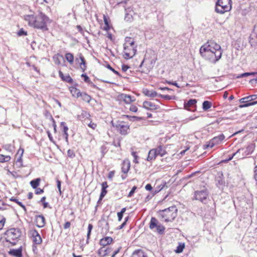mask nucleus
<instances>
[{"mask_svg": "<svg viewBox=\"0 0 257 257\" xmlns=\"http://www.w3.org/2000/svg\"><path fill=\"white\" fill-rule=\"evenodd\" d=\"M199 52L203 58L215 64L221 58L223 51L219 44L210 41L202 46Z\"/></svg>", "mask_w": 257, "mask_h": 257, "instance_id": "f257e3e1", "label": "nucleus"}, {"mask_svg": "<svg viewBox=\"0 0 257 257\" xmlns=\"http://www.w3.org/2000/svg\"><path fill=\"white\" fill-rule=\"evenodd\" d=\"M24 19L30 26L43 31L48 30L47 24L51 22L49 17L42 12H39L38 15H26Z\"/></svg>", "mask_w": 257, "mask_h": 257, "instance_id": "f03ea898", "label": "nucleus"}, {"mask_svg": "<svg viewBox=\"0 0 257 257\" xmlns=\"http://www.w3.org/2000/svg\"><path fill=\"white\" fill-rule=\"evenodd\" d=\"M178 209L173 205L160 211V215L166 222L173 221L177 216Z\"/></svg>", "mask_w": 257, "mask_h": 257, "instance_id": "7ed1b4c3", "label": "nucleus"}, {"mask_svg": "<svg viewBox=\"0 0 257 257\" xmlns=\"http://www.w3.org/2000/svg\"><path fill=\"white\" fill-rule=\"evenodd\" d=\"M231 9V0H218L216 3L215 11L217 13L224 14Z\"/></svg>", "mask_w": 257, "mask_h": 257, "instance_id": "20e7f679", "label": "nucleus"}, {"mask_svg": "<svg viewBox=\"0 0 257 257\" xmlns=\"http://www.w3.org/2000/svg\"><path fill=\"white\" fill-rule=\"evenodd\" d=\"M6 241L14 245L16 244V240L21 236V232L19 228H12L6 231Z\"/></svg>", "mask_w": 257, "mask_h": 257, "instance_id": "39448f33", "label": "nucleus"}, {"mask_svg": "<svg viewBox=\"0 0 257 257\" xmlns=\"http://www.w3.org/2000/svg\"><path fill=\"white\" fill-rule=\"evenodd\" d=\"M209 192L206 188L204 187L200 190L194 192L193 200H198L203 203L206 204L208 200Z\"/></svg>", "mask_w": 257, "mask_h": 257, "instance_id": "423d86ee", "label": "nucleus"}, {"mask_svg": "<svg viewBox=\"0 0 257 257\" xmlns=\"http://www.w3.org/2000/svg\"><path fill=\"white\" fill-rule=\"evenodd\" d=\"M150 228L154 230L160 234L164 233L165 227L155 217H152L149 223Z\"/></svg>", "mask_w": 257, "mask_h": 257, "instance_id": "0eeeda50", "label": "nucleus"}, {"mask_svg": "<svg viewBox=\"0 0 257 257\" xmlns=\"http://www.w3.org/2000/svg\"><path fill=\"white\" fill-rule=\"evenodd\" d=\"M257 98V95H251L243 98H242L239 99V102L241 103H243L242 104H240L238 107L239 108H243L249 106L254 105L257 104V100L254 101H252Z\"/></svg>", "mask_w": 257, "mask_h": 257, "instance_id": "6e6552de", "label": "nucleus"}, {"mask_svg": "<svg viewBox=\"0 0 257 257\" xmlns=\"http://www.w3.org/2000/svg\"><path fill=\"white\" fill-rule=\"evenodd\" d=\"M254 149L253 145L250 144L245 148H240L236 152L233 153V155H236L237 159L244 158L246 156L251 154Z\"/></svg>", "mask_w": 257, "mask_h": 257, "instance_id": "1a4fd4ad", "label": "nucleus"}, {"mask_svg": "<svg viewBox=\"0 0 257 257\" xmlns=\"http://www.w3.org/2000/svg\"><path fill=\"white\" fill-rule=\"evenodd\" d=\"M112 125L116 127L121 135H125L128 133L130 126L125 122L117 121L115 124L112 123Z\"/></svg>", "mask_w": 257, "mask_h": 257, "instance_id": "9d476101", "label": "nucleus"}, {"mask_svg": "<svg viewBox=\"0 0 257 257\" xmlns=\"http://www.w3.org/2000/svg\"><path fill=\"white\" fill-rule=\"evenodd\" d=\"M224 138L225 137L222 134L214 137L209 142L208 144L206 145V148H213L215 145L219 144Z\"/></svg>", "mask_w": 257, "mask_h": 257, "instance_id": "9b49d317", "label": "nucleus"}, {"mask_svg": "<svg viewBox=\"0 0 257 257\" xmlns=\"http://www.w3.org/2000/svg\"><path fill=\"white\" fill-rule=\"evenodd\" d=\"M127 49L126 50L124 49V56L126 59L132 58L134 56L136 53L137 49L136 47H129V46L126 47Z\"/></svg>", "mask_w": 257, "mask_h": 257, "instance_id": "f8f14e48", "label": "nucleus"}, {"mask_svg": "<svg viewBox=\"0 0 257 257\" xmlns=\"http://www.w3.org/2000/svg\"><path fill=\"white\" fill-rule=\"evenodd\" d=\"M197 100L195 99H189L187 103L184 104V107L186 109L190 111H194L196 108Z\"/></svg>", "mask_w": 257, "mask_h": 257, "instance_id": "ddd939ff", "label": "nucleus"}, {"mask_svg": "<svg viewBox=\"0 0 257 257\" xmlns=\"http://www.w3.org/2000/svg\"><path fill=\"white\" fill-rule=\"evenodd\" d=\"M35 222L37 227L39 228L44 227L46 223L44 216L42 215H36L35 217Z\"/></svg>", "mask_w": 257, "mask_h": 257, "instance_id": "4468645a", "label": "nucleus"}, {"mask_svg": "<svg viewBox=\"0 0 257 257\" xmlns=\"http://www.w3.org/2000/svg\"><path fill=\"white\" fill-rule=\"evenodd\" d=\"M119 99L123 100L126 104H130L135 100L134 97L123 93L119 95Z\"/></svg>", "mask_w": 257, "mask_h": 257, "instance_id": "2eb2a0df", "label": "nucleus"}, {"mask_svg": "<svg viewBox=\"0 0 257 257\" xmlns=\"http://www.w3.org/2000/svg\"><path fill=\"white\" fill-rule=\"evenodd\" d=\"M143 107L148 110H156L159 108V106L152 102L145 101L143 102Z\"/></svg>", "mask_w": 257, "mask_h": 257, "instance_id": "dca6fc26", "label": "nucleus"}, {"mask_svg": "<svg viewBox=\"0 0 257 257\" xmlns=\"http://www.w3.org/2000/svg\"><path fill=\"white\" fill-rule=\"evenodd\" d=\"M9 253L15 257H22V247L21 246L18 249H11L9 251Z\"/></svg>", "mask_w": 257, "mask_h": 257, "instance_id": "f3484780", "label": "nucleus"}, {"mask_svg": "<svg viewBox=\"0 0 257 257\" xmlns=\"http://www.w3.org/2000/svg\"><path fill=\"white\" fill-rule=\"evenodd\" d=\"M33 237V242L36 244H40L42 243V239L38 232L36 230H34L32 232Z\"/></svg>", "mask_w": 257, "mask_h": 257, "instance_id": "a211bd4d", "label": "nucleus"}, {"mask_svg": "<svg viewBox=\"0 0 257 257\" xmlns=\"http://www.w3.org/2000/svg\"><path fill=\"white\" fill-rule=\"evenodd\" d=\"M111 251V248L105 246H103L99 249L98 250V254L99 256L104 257L108 255Z\"/></svg>", "mask_w": 257, "mask_h": 257, "instance_id": "6ab92c4d", "label": "nucleus"}, {"mask_svg": "<svg viewBox=\"0 0 257 257\" xmlns=\"http://www.w3.org/2000/svg\"><path fill=\"white\" fill-rule=\"evenodd\" d=\"M155 150H156L157 156L163 157L167 154L166 148L164 145H160L157 148H155Z\"/></svg>", "mask_w": 257, "mask_h": 257, "instance_id": "aec40b11", "label": "nucleus"}, {"mask_svg": "<svg viewBox=\"0 0 257 257\" xmlns=\"http://www.w3.org/2000/svg\"><path fill=\"white\" fill-rule=\"evenodd\" d=\"M113 241L112 238L111 237H105L101 238L100 240L99 243L103 246H106V245L110 244Z\"/></svg>", "mask_w": 257, "mask_h": 257, "instance_id": "412c9836", "label": "nucleus"}, {"mask_svg": "<svg viewBox=\"0 0 257 257\" xmlns=\"http://www.w3.org/2000/svg\"><path fill=\"white\" fill-rule=\"evenodd\" d=\"M130 162L129 160H124L122 164V167H121V170L122 172L126 174L130 169Z\"/></svg>", "mask_w": 257, "mask_h": 257, "instance_id": "4be33fe9", "label": "nucleus"}, {"mask_svg": "<svg viewBox=\"0 0 257 257\" xmlns=\"http://www.w3.org/2000/svg\"><path fill=\"white\" fill-rule=\"evenodd\" d=\"M157 156L156 150L155 149H152L149 152L147 161H152L155 160Z\"/></svg>", "mask_w": 257, "mask_h": 257, "instance_id": "5701e85b", "label": "nucleus"}, {"mask_svg": "<svg viewBox=\"0 0 257 257\" xmlns=\"http://www.w3.org/2000/svg\"><path fill=\"white\" fill-rule=\"evenodd\" d=\"M131 257H148L145 252L142 249L135 250L132 253Z\"/></svg>", "mask_w": 257, "mask_h": 257, "instance_id": "b1692460", "label": "nucleus"}, {"mask_svg": "<svg viewBox=\"0 0 257 257\" xmlns=\"http://www.w3.org/2000/svg\"><path fill=\"white\" fill-rule=\"evenodd\" d=\"M61 127H63V132L64 133V135L65 137V139L66 142H68V127L66 125V124L65 122H61L60 124Z\"/></svg>", "mask_w": 257, "mask_h": 257, "instance_id": "393cba45", "label": "nucleus"}, {"mask_svg": "<svg viewBox=\"0 0 257 257\" xmlns=\"http://www.w3.org/2000/svg\"><path fill=\"white\" fill-rule=\"evenodd\" d=\"M143 93L146 96H147L148 97H155L156 96H158L159 94L154 90H150L148 89H145L143 91Z\"/></svg>", "mask_w": 257, "mask_h": 257, "instance_id": "a878e982", "label": "nucleus"}, {"mask_svg": "<svg viewBox=\"0 0 257 257\" xmlns=\"http://www.w3.org/2000/svg\"><path fill=\"white\" fill-rule=\"evenodd\" d=\"M70 91L71 92V93L72 94V95L76 97H80V95H81V92L80 91L74 87H71L70 88Z\"/></svg>", "mask_w": 257, "mask_h": 257, "instance_id": "bb28decb", "label": "nucleus"}, {"mask_svg": "<svg viewBox=\"0 0 257 257\" xmlns=\"http://www.w3.org/2000/svg\"><path fill=\"white\" fill-rule=\"evenodd\" d=\"M79 59L81 61V62L80 63V68L82 71L84 72L86 68V64L85 59L81 54H80L79 55Z\"/></svg>", "mask_w": 257, "mask_h": 257, "instance_id": "cd10ccee", "label": "nucleus"}, {"mask_svg": "<svg viewBox=\"0 0 257 257\" xmlns=\"http://www.w3.org/2000/svg\"><path fill=\"white\" fill-rule=\"evenodd\" d=\"M80 97H81V99L86 102H90V101L91 100V97L90 95L86 93L85 92H81V95H80Z\"/></svg>", "mask_w": 257, "mask_h": 257, "instance_id": "c85d7f7f", "label": "nucleus"}, {"mask_svg": "<svg viewBox=\"0 0 257 257\" xmlns=\"http://www.w3.org/2000/svg\"><path fill=\"white\" fill-rule=\"evenodd\" d=\"M40 181H41L40 178H37V179L32 180L30 182V184H31V186L34 189H36L37 188H38V186L39 185Z\"/></svg>", "mask_w": 257, "mask_h": 257, "instance_id": "c756f323", "label": "nucleus"}, {"mask_svg": "<svg viewBox=\"0 0 257 257\" xmlns=\"http://www.w3.org/2000/svg\"><path fill=\"white\" fill-rule=\"evenodd\" d=\"M65 59L70 64H73L74 61V56L72 53H66L65 54Z\"/></svg>", "mask_w": 257, "mask_h": 257, "instance_id": "7c9ffc66", "label": "nucleus"}, {"mask_svg": "<svg viewBox=\"0 0 257 257\" xmlns=\"http://www.w3.org/2000/svg\"><path fill=\"white\" fill-rule=\"evenodd\" d=\"M90 116V114L87 111L83 110L79 116V118L82 121V119L89 118Z\"/></svg>", "mask_w": 257, "mask_h": 257, "instance_id": "2f4dec72", "label": "nucleus"}, {"mask_svg": "<svg viewBox=\"0 0 257 257\" xmlns=\"http://www.w3.org/2000/svg\"><path fill=\"white\" fill-rule=\"evenodd\" d=\"M59 58L63 59V56L59 54H57L56 55L53 56V59L54 61V63L57 65H60L61 64V61L59 59Z\"/></svg>", "mask_w": 257, "mask_h": 257, "instance_id": "473e14b6", "label": "nucleus"}, {"mask_svg": "<svg viewBox=\"0 0 257 257\" xmlns=\"http://www.w3.org/2000/svg\"><path fill=\"white\" fill-rule=\"evenodd\" d=\"M211 105L212 103L211 102L207 100L204 101L202 104L203 109L206 111L208 110L209 108H210L211 107Z\"/></svg>", "mask_w": 257, "mask_h": 257, "instance_id": "72a5a7b5", "label": "nucleus"}, {"mask_svg": "<svg viewBox=\"0 0 257 257\" xmlns=\"http://www.w3.org/2000/svg\"><path fill=\"white\" fill-rule=\"evenodd\" d=\"M11 160V157L10 156H5L2 154H0V163L8 162Z\"/></svg>", "mask_w": 257, "mask_h": 257, "instance_id": "f704fd0d", "label": "nucleus"}, {"mask_svg": "<svg viewBox=\"0 0 257 257\" xmlns=\"http://www.w3.org/2000/svg\"><path fill=\"white\" fill-rule=\"evenodd\" d=\"M255 74H256V72H245L242 73L240 75H238L236 76L237 78H240L244 77L249 76L250 75L254 76Z\"/></svg>", "mask_w": 257, "mask_h": 257, "instance_id": "c9c22d12", "label": "nucleus"}, {"mask_svg": "<svg viewBox=\"0 0 257 257\" xmlns=\"http://www.w3.org/2000/svg\"><path fill=\"white\" fill-rule=\"evenodd\" d=\"M11 201L17 203L20 206H21L25 211H26V208L25 206L20 201L16 198L12 197L10 199Z\"/></svg>", "mask_w": 257, "mask_h": 257, "instance_id": "e433bc0d", "label": "nucleus"}, {"mask_svg": "<svg viewBox=\"0 0 257 257\" xmlns=\"http://www.w3.org/2000/svg\"><path fill=\"white\" fill-rule=\"evenodd\" d=\"M185 247V244L184 243H180L178 246L177 247L175 251L176 253H181L183 251V249Z\"/></svg>", "mask_w": 257, "mask_h": 257, "instance_id": "4c0bfd02", "label": "nucleus"}, {"mask_svg": "<svg viewBox=\"0 0 257 257\" xmlns=\"http://www.w3.org/2000/svg\"><path fill=\"white\" fill-rule=\"evenodd\" d=\"M62 80L69 83L73 82V79L69 74L65 75Z\"/></svg>", "mask_w": 257, "mask_h": 257, "instance_id": "58836bf2", "label": "nucleus"}, {"mask_svg": "<svg viewBox=\"0 0 257 257\" xmlns=\"http://www.w3.org/2000/svg\"><path fill=\"white\" fill-rule=\"evenodd\" d=\"M107 191L106 190V188H101V193L99 196V200H102L103 198L106 195Z\"/></svg>", "mask_w": 257, "mask_h": 257, "instance_id": "ea45409f", "label": "nucleus"}, {"mask_svg": "<svg viewBox=\"0 0 257 257\" xmlns=\"http://www.w3.org/2000/svg\"><path fill=\"white\" fill-rule=\"evenodd\" d=\"M133 40H132V38L131 37H126L125 38V43L124 44V46H123V48H124V50H126L127 47L128 46L127 45V44L129 43L130 42H131V41H132Z\"/></svg>", "mask_w": 257, "mask_h": 257, "instance_id": "a19ab883", "label": "nucleus"}, {"mask_svg": "<svg viewBox=\"0 0 257 257\" xmlns=\"http://www.w3.org/2000/svg\"><path fill=\"white\" fill-rule=\"evenodd\" d=\"M5 222L6 218L4 216L0 215V230L3 228Z\"/></svg>", "mask_w": 257, "mask_h": 257, "instance_id": "79ce46f5", "label": "nucleus"}, {"mask_svg": "<svg viewBox=\"0 0 257 257\" xmlns=\"http://www.w3.org/2000/svg\"><path fill=\"white\" fill-rule=\"evenodd\" d=\"M20 151H21V155L19 157V158L17 159V162H19L20 163V166H22V157L23 153H24V150L23 149H19L18 150V153H19Z\"/></svg>", "mask_w": 257, "mask_h": 257, "instance_id": "37998d69", "label": "nucleus"}, {"mask_svg": "<svg viewBox=\"0 0 257 257\" xmlns=\"http://www.w3.org/2000/svg\"><path fill=\"white\" fill-rule=\"evenodd\" d=\"M93 228V225L91 224H89L88 226V231L87 234V239L90 237L91 230Z\"/></svg>", "mask_w": 257, "mask_h": 257, "instance_id": "c03bdc74", "label": "nucleus"}, {"mask_svg": "<svg viewBox=\"0 0 257 257\" xmlns=\"http://www.w3.org/2000/svg\"><path fill=\"white\" fill-rule=\"evenodd\" d=\"M67 156L71 158H73L75 154L73 150L69 149L67 151Z\"/></svg>", "mask_w": 257, "mask_h": 257, "instance_id": "a18cd8bd", "label": "nucleus"}, {"mask_svg": "<svg viewBox=\"0 0 257 257\" xmlns=\"http://www.w3.org/2000/svg\"><path fill=\"white\" fill-rule=\"evenodd\" d=\"M132 155L134 157V160L133 162L135 163H138L139 162L138 161V156L137 155V153L136 152H132Z\"/></svg>", "mask_w": 257, "mask_h": 257, "instance_id": "49530a36", "label": "nucleus"}, {"mask_svg": "<svg viewBox=\"0 0 257 257\" xmlns=\"http://www.w3.org/2000/svg\"><path fill=\"white\" fill-rule=\"evenodd\" d=\"M217 185H223L225 183V181L220 177L216 179Z\"/></svg>", "mask_w": 257, "mask_h": 257, "instance_id": "de8ad7c7", "label": "nucleus"}, {"mask_svg": "<svg viewBox=\"0 0 257 257\" xmlns=\"http://www.w3.org/2000/svg\"><path fill=\"white\" fill-rule=\"evenodd\" d=\"M106 67L111 71H112L114 74H116L119 76H120V74H119V73L118 71L115 70L113 68H112L110 65L108 64Z\"/></svg>", "mask_w": 257, "mask_h": 257, "instance_id": "09e8293b", "label": "nucleus"}, {"mask_svg": "<svg viewBox=\"0 0 257 257\" xmlns=\"http://www.w3.org/2000/svg\"><path fill=\"white\" fill-rule=\"evenodd\" d=\"M81 77L84 78V81L86 83H90V80L89 77L86 74H82Z\"/></svg>", "mask_w": 257, "mask_h": 257, "instance_id": "8fccbe9b", "label": "nucleus"}, {"mask_svg": "<svg viewBox=\"0 0 257 257\" xmlns=\"http://www.w3.org/2000/svg\"><path fill=\"white\" fill-rule=\"evenodd\" d=\"M137 187L136 186H134L132 190H131V191L129 192L128 194V197H131L134 193H135L136 190L137 189Z\"/></svg>", "mask_w": 257, "mask_h": 257, "instance_id": "3c124183", "label": "nucleus"}, {"mask_svg": "<svg viewBox=\"0 0 257 257\" xmlns=\"http://www.w3.org/2000/svg\"><path fill=\"white\" fill-rule=\"evenodd\" d=\"M159 97H160L161 98H164L166 100H170L172 99V97L168 95H162L161 94H159L158 95Z\"/></svg>", "mask_w": 257, "mask_h": 257, "instance_id": "603ef678", "label": "nucleus"}, {"mask_svg": "<svg viewBox=\"0 0 257 257\" xmlns=\"http://www.w3.org/2000/svg\"><path fill=\"white\" fill-rule=\"evenodd\" d=\"M56 182H57V186L60 195H61V194H62V191L61 190V181H60L58 179L57 180Z\"/></svg>", "mask_w": 257, "mask_h": 257, "instance_id": "864d4df0", "label": "nucleus"}, {"mask_svg": "<svg viewBox=\"0 0 257 257\" xmlns=\"http://www.w3.org/2000/svg\"><path fill=\"white\" fill-rule=\"evenodd\" d=\"M88 126L89 127L94 130L96 127L97 125L96 123L92 122V121H90Z\"/></svg>", "mask_w": 257, "mask_h": 257, "instance_id": "5fc2aeb1", "label": "nucleus"}, {"mask_svg": "<svg viewBox=\"0 0 257 257\" xmlns=\"http://www.w3.org/2000/svg\"><path fill=\"white\" fill-rule=\"evenodd\" d=\"M27 32L25 31L23 29H21L18 33V35L20 36L27 35Z\"/></svg>", "mask_w": 257, "mask_h": 257, "instance_id": "6e6d98bb", "label": "nucleus"}, {"mask_svg": "<svg viewBox=\"0 0 257 257\" xmlns=\"http://www.w3.org/2000/svg\"><path fill=\"white\" fill-rule=\"evenodd\" d=\"M123 116L124 117L128 118L129 120L131 121H134L136 118V116H130L128 115H124Z\"/></svg>", "mask_w": 257, "mask_h": 257, "instance_id": "4d7b16f0", "label": "nucleus"}, {"mask_svg": "<svg viewBox=\"0 0 257 257\" xmlns=\"http://www.w3.org/2000/svg\"><path fill=\"white\" fill-rule=\"evenodd\" d=\"M152 69V67H149V68H142V72L146 74H147L148 72H150V70Z\"/></svg>", "mask_w": 257, "mask_h": 257, "instance_id": "13d9d810", "label": "nucleus"}, {"mask_svg": "<svg viewBox=\"0 0 257 257\" xmlns=\"http://www.w3.org/2000/svg\"><path fill=\"white\" fill-rule=\"evenodd\" d=\"M44 192L43 189L40 188H37L35 190V193L36 194H40Z\"/></svg>", "mask_w": 257, "mask_h": 257, "instance_id": "bf43d9fd", "label": "nucleus"}, {"mask_svg": "<svg viewBox=\"0 0 257 257\" xmlns=\"http://www.w3.org/2000/svg\"><path fill=\"white\" fill-rule=\"evenodd\" d=\"M130 110L131 111L136 112L138 111V108L137 107V106L135 105H132L130 106Z\"/></svg>", "mask_w": 257, "mask_h": 257, "instance_id": "052dcab7", "label": "nucleus"}, {"mask_svg": "<svg viewBox=\"0 0 257 257\" xmlns=\"http://www.w3.org/2000/svg\"><path fill=\"white\" fill-rule=\"evenodd\" d=\"M4 149H6V150L9 151V152H11L12 151V146L11 145H6L4 147Z\"/></svg>", "mask_w": 257, "mask_h": 257, "instance_id": "680f3d73", "label": "nucleus"}, {"mask_svg": "<svg viewBox=\"0 0 257 257\" xmlns=\"http://www.w3.org/2000/svg\"><path fill=\"white\" fill-rule=\"evenodd\" d=\"M90 121H91V119H90V117L89 118H87V119H82V122H83V124L87 125H88Z\"/></svg>", "mask_w": 257, "mask_h": 257, "instance_id": "e2e57ef3", "label": "nucleus"}, {"mask_svg": "<svg viewBox=\"0 0 257 257\" xmlns=\"http://www.w3.org/2000/svg\"><path fill=\"white\" fill-rule=\"evenodd\" d=\"M130 68V67L128 65L123 64L122 65V70L123 72H125L127 70V69Z\"/></svg>", "mask_w": 257, "mask_h": 257, "instance_id": "0e129e2a", "label": "nucleus"}, {"mask_svg": "<svg viewBox=\"0 0 257 257\" xmlns=\"http://www.w3.org/2000/svg\"><path fill=\"white\" fill-rule=\"evenodd\" d=\"M254 177L255 180L256 181V184H257V165H255V167L254 168Z\"/></svg>", "mask_w": 257, "mask_h": 257, "instance_id": "69168bd1", "label": "nucleus"}, {"mask_svg": "<svg viewBox=\"0 0 257 257\" xmlns=\"http://www.w3.org/2000/svg\"><path fill=\"white\" fill-rule=\"evenodd\" d=\"M70 222L69 221L66 222L64 225V228L67 229L70 227Z\"/></svg>", "mask_w": 257, "mask_h": 257, "instance_id": "338daca9", "label": "nucleus"}, {"mask_svg": "<svg viewBox=\"0 0 257 257\" xmlns=\"http://www.w3.org/2000/svg\"><path fill=\"white\" fill-rule=\"evenodd\" d=\"M117 217H118V220L119 221H121L122 217H123V214L121 212H118L117 213Z\"/></svg>", "mask_w": 257, "mask_h": 257, "instance_id": "774afa93", "label": "nucleus"}]
</instances>
